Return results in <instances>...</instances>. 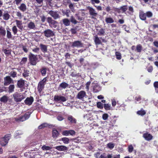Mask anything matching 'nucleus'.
Wrapping results in <instances>:
<instances>
[{
    "label": "nucleus",
    "instance_id": "b1692460",
    "mask_svg": "<svg viewBox=\"0 0 158 158\" xmlns=\"http://www.w3.org/2000/svg\"><path fill=\"white\" fill-rule=\"evenodd\" d=\"M24 85V81L22 80H20L18 81L17 85L19 87L22 88Z\"/></svg>",
    "mask_w": 158,
    "mask_h": 158
},
{
    "label": "nucleus",
    "instance_id": "f8f14e48",
    "mask_svg": "<svg viewBox=\"0 0 158 158\" xmlns=\"http://www.w3.org/2000/svg\"><path fill=\"white\" fill-rule=\"evenodd\" d=\"M48 14L51 16L54 19H58L60 17L59 14L56 12L51 10L48 12Z\"/></svg>",
    "mask_w": 158,
    "mask_h": 158
},
{
    "label": "nucleus",
    "instance_id": "20e7f679",
    "mask_svg": "<svg viewBox=\"0 0 158 158\" xmlns=\"http://www.w3.org/2000/svg\"><path fill=\"white\" fill-rule=\"evenodd\" d=\"M10 138V135H6L4 137L0 139V143L2 146L6 145L7 143L9 140Z\"/></svg>",
    "mask_w": 158,
    "mask_h": 158
},
{
    "label": "nucleus",
    "instance_id": "4be33fe9",
    "mask_svg": "<svg viewBox=\"0 0 158 158\" xmlns=\"http://www.w3.org/2000/svg\"><path fill=\"white\" fill-rule=\"evenodd\" d=\"M6 34V31L4 28L0 26V35L2 36H5Z\"/></svg>",
    "mask_w": 158,
    "mask_h": 158
},
{
    "label": "nucleus",
    "instance_id": "7c9ffc66",
    "mask_svg": "<svg viewBox=\"0 0 158 158\" xmlns=\"http://www.w3.org/2000/svg\"><path fill=\"white\" fill-rule=\"evenodd\" d=\"M59 135V133L56 130L54 129L52 131V136L53 138L57 137Z\"/></svg>",
    "mask_w": 158,
    "mask_h": 158
},
{
    "label": "nucleus",
    "instance_id": "680f3d73",
    "mask_svg": "<svg viewBox=\"0 0 158 158\" xmlns=\"http://www.w3.org/2000/svg\"><path fill=\"white\" fill-rule=\"evenodd\" d=\"M91 2L92 4L93 5L95 3L98 4L100 2V1L99 0H91Z\"/></svg>",
    "mask_w": 158,
    "mask_h": 158
},
{
    "label": "nucleus",
    "instance_id": "a211bd4d",
    "mask_svg": "<svg viewBox=\"0 0 158 158\" xmlns=\"http://www.w3.org/2000/svg\"><path fill=\"white\" fill-rule=\"evenodd\" d=\"M143 137L147 140L149 141L152 139V136L150 134L148 133H145L143 135Z\"/></svg>",
    "mask_w": 158,
    "mask_h": 158
},
{
    "label": "nucleus",
    "instance_id": "864d4df0",
    "mask_svg": "<svg viewBox=\"0 0 158 158\" xmlns=\"http://www.w3.org/2000/svg\"><path fill=\"white\" fill-rule=\"evenodd\" d=\"M134 148L132 145H129L128 147V152L131 153L132 152Z\"/></svg>",
    "mask_w": 158,
    "mask_h": 158
},
{
    "label": "nucleus",
    "instance_id": "cd10ccee",
    "mask_svg": "<svg viewBox=\"0 0 158 158\" xmlns=\"http://www.w3.org/2000/svg\"><path fill=\"white\" fill-rule=\"evenodd\" d=\"M10 15L7 12H5L3 15V19L5 20H8L10 18Z\"/></svg>",
    "mask_w": 158,
    "mask_h": 158
},
{
    "label": "nucleus",
    "instance_id": "c85d7f7f",
    "mask_svg": "<svg viewBox=\"0 0 158 158\" xmlns=\"http://www.w3.org/2000/svg\"><path fill=\"white\" fill-rule=\"evenodd\" d=\"M63 22L65 26H69L70 25V22L67 19H65L63 20Z\"/></svg>",
    "mask_w": 158,
    "mask_h": 158
},
{
    "label": "nucleus",
    "instance_id": "9d476101",
    "mask_svg": "<svg viewBox=\"0 0 158 158\" xmlns=\"http://www.w3.org/2000/svg\"><path fill=\"white\" fill-rule=\"evenodd\" d=\"M44 32L45 36L47 37L52 36L54 35V32L49 29L44 31Z\"/></svg>",
    "mask_w": 158,
    "mask_h": 158
},
{
    "label": "nucleus",
    "instance_id": "2f4dec72",
    "mask_svg": "<svg viewBox=\"0 0 158 158\" xmlns=\"http://www.w3.org/2000/svg\"><path fill=\"white\" fill-rule=\"evenodd\" d=\"M68 119L71 123H76V120L72 116L69 115L68 116Z\"/></svg>",
    "mask_w": 158,
    "mask_h": 158
},
{
    "label": "nucleus",
    "instance_id": "603ef678",
    "mask_svg": "<svg viewBox=\"0 0 158 158\" xmlns=\"http://www.w3.org/2000/svg\"><path fill=\"white\" fill-rule=\"evenodd\" d=\"M97 106L98 108L100 109H102L103 108V104L101 102H97Z\"/></svg>",
    "mask_w": 158,
    "mask_h": 158
},
{
    "label": "nucleus",
    "instance_id": "37998d69",
    "mask_svg": "<svg viewBox=\"0 0 158 158\" xmlns=\"http://www.w3.org/2000/svg\"><path fill=\"white\" fill-rule=\"evenodd\" d=\"M156 92L158 93V81H156L154 83Z\"/></svg>",
    "mask_w": 158,
    "mask_h": 158
},
{
    "label": "nucleus",
    "instance_id": "338daca9",
    "mask_svg": "<svg viewBox=\"0 0 158 158\" xmlns=\"http://www.w3.org/2000/svg\"><path fill=\"white\" fill-rule=\"evenodd\" d=\"M94 156L96 158H99L100 156V152H97L94 154Z\"/></svg>",
    "mask_w": 158,
    "mask_h": 158
},
{
    "label": "nucleus",
    "instance_id": "8fccbe9b",
    "mask_svg": "<svg viewBox=\"0 0 158 158\" xmlns=\"http://www.w3.org/2000/svg\"><path fill=\"white\" fill-rule=\"evenodd\" d=\"M105 33L104 30L103 29H100L98 33V34L100 35H101L104 34Z\"/></svg>",
    "mask_w": 158,
    "mask_h": 158
},
{
    "label": "nucleus",
    "instance_id": "3c124183",
    "mask_svg": "<svg viewBox=\"0 0 158 158\" xmlns=\"http://www.w3.org/2000/svg\"><path fill=\"white\" fill-rule=\"evenodd\" d=\"M3 52L6 55H9L10 54L11 51L10 50L4 49L3 50Z\"/></svg>",
    "mask_w": 158,
    "mask_h": 158
},
{
    "label": "nucleus",
    "instance_id": "bf43d9fd",
    "mask_svg": "<svg viewBox=\"0 0 158 158\" xmlns=\"http://www.w3.org/2000/svg\"><path fill=\"white\" fill-rule=\"evenodd\" d=\"M16 15L18 17V18L19 19H21L22 18V15L20 12H16Z\"/></svg>",
    "mask_w": 158,
    "mask_h": 158
},
{
    "label": "nucleus",
    "instance_id": "c9c22d12",
    "mask_svg": "<svg viewBox=\"0 0 158 158\" xmlns=\"http://www.w3.org/2000/svg\"><path fill=\"white\" fill-rule=\"evenodd\" d=\"M68 85L67 83L63 82L60 84V86L63 89H65L68 86Z\"/></svg>",
    "mask_w": 158,
    "mask_h": 158
},
{
    "label": "nucleus",
    "instance_id": "6ab92c4d",
    "mask_svg": "<svg viewBox=\"0 0 158 158\" xmlns=\"http://www.w3.org/2000/svg\"><path fill=\"white\" fill-rule=\"evenodd\" d=\"M18 8L22 11L25 12L27 9V7L26 5L23 3H22L18 7Z\"/></svg>",
    "mask_w": 158,
    "mask_h": 158
},
{
    "label": "nucleus",
    "instance_id": "4468645a",
    "mask_svg": "<svg viewBox=\"0 0 158 158\" xmlns=\"http://www.w3.org/2000/svg\"><path fill=\"white\" fill-rule=\"evenodd\" d=\"M47 22L50 25H53V27L56 28L57 26V22L55 20H53L51 17H48L47 19Z\"/></svg>",
    "mask_w": 158,
    "mask_h": 158
},
{
    "label": "nucleus",
    "instance_id": "72a5a7b5",
    "mask_svg": "<svg viewBox=\"0 0 158 158\" xmlns=\"http://www.w3.org/2000/svg\"><path fill=\"white\" fill-rule=\"evenodd\" d=\"M40 47L41 49L44 52L47 51V47L46 45L41 44H40Z\"/></svg>",
    "mask_w": 158,
    "mask_h": 158
},
{
    "label": "nucleus",
    "instance_id": "412c9836",
    "mask_svg": "<svg viewBox=\"0 0 158 158\" xmlns=\"http://www.w3.org/2000/svg\"><path fill=\"white\" fill-rule=\"evenodd\" d=\"M27 27L30 29H35L36 28L35 23L32 22H31L28 24Z\"/></svg>",
    "mask_w": 158,
    "mask_h": 158
},
{
    "label": "nucleus",
    "instance_id": "6e6d98bb",
    "mask_svg": "<svg viewBox=\"0 0 158 158\" xmlns=\"http://www.w3.org/2000/svg\"><path fill=\"white\" fill-rule=\"evenodd\" d=\"M146 16L148 18H150L152 16V13L150 11H148L146 13Z\"/></svg>",
    "mask_w": 158,
    "mask_h": 158
},
{
    "label": "nucleus",
    "instance_id": "6e6552de",
    "mask_svg": "<svg viewBox=\"0 0 158 158\" xmlns=\"http://www.w3.org/2000/svg\"><path fill=\"white\" fill-rule=\"evenodd\" d=\"M30 114L29 112L26 113L23 116L19 117V118H15V120L17 121H23L28 119L30 117Z\"/></svg>",
    "mask_w": 158,
    "mask_h": 158
},
{
    "label": "nucleus",
    "instance_id": "f03ea898",
    "mask_svg": "<svg viewBox=\"0 0 158 158\" xmlns=\"http://www.w3.org/2000/svg\"><path fill=\"white\" fill-rule=\"evenodd\" d=\"M67 99L68 98L66 97L61 95H55L54 98V101L55 102L62 103L65 106H67V105H64L63 102H66Z\"/></svg>",
    "mask_w": 158,
    "mask_h": 158
},
{
    "label": "nucleus",
    "instance_id": "a878e982",
    "mask_svg": "<svg viewBox=\"0 0 158 158\" xmlns=\"http://www.w3.org/2000/svg\"><path fill=\"white\" fill-rule=\"evenodd\" d=\"M15 22H16L17 26L20 29H22L23 28V27L22 26L21 21L18 20H16Z\"/></svg>",
    "mask_w": 158,
    "mask_h": 158
},
{
    "label": "nucleus",
    "instance_id": "c756f323",
    "mask_svg": "<svg viewBox=\"0 0 158 158\" xmlns=\"http://www.w3.org/2000/svg\"><path fill=\"white\" fill-rule=\"evenodd\" d=\"M105 21L107 23H112L114 22L113 19L110 17H106L105 19Z\"/></svg>",
    "mask_w": 158,
    "mask_h": 158
},
{
    "label": "nucleus",
    "instance_id": "5701e85b",
    "mask_svg": "<svg viewBox=\"0 0 158 158\" xmlns=\"http://www.w3.org/2000/svg\"><path fill=\"white\" fill-rule=\"evenodd\" d=\"M15 88V85L13 84L10 85L8 88V92L9 93H12L14 91V89Z\"/></svg>",
    "mask_w": 158,
    "mask_h": 158
},
{
    "label": "nucleus",
    "instance_id": "423d86ee",
    "mask_svg": "<svg viewBox=\"0 0 158 158\" xmlns=\"http://www.w3.org/2000/svg\"><path fill=\"white\" fill-rule=\"evenodd\" d=\"M92 87L93 88V91L94 93L98 92L101 89V88L99 85L95 81L92 83Z\"/></svg>",
    "mask_w": 158,
    "mask_h": 158
},
{
    "label": "nucleus",
    "instance_id": "bb28decb",
    "mask_svg": "<svg viewBox=\"0 0 158 158\" xmlns=\"http://www.w3.org/2000/svg\"><path fill=\"white\" fill-rule=\"evenodd\" d=\"M6 37L9 39H11L12 38V35L9 28L7 29L6 30Z\"/></svg>",
    "mask_w": 158,
    "mask_h": 158
},
{
    "label": "nucleus",
    "instance_id": "473e14b6",
    "mask_svg": "<svg viewBox=\"0 0 158 158\" xmlns=\"http://www.w3.org/2000/svg\"><path fill=\"white\" fill-rule=\"evenodd\" d=\"M8 99V98L6 96L4 95L0 98V101L2 102L5 103L7 101Z\"/></svg>",
    "mask_w": 158,
    "mask_h": 158
},
{
    "label": "nucleus",
    "instance_id": "c03bdc74",
    "mask_svg": "<svg viewBox=\"0 0 158 158\" xmlns=\"http://www.w3.org/2000/svg\"><path fill=\"white\" fill-rule=\"evenodd\" d=\"M107 147L110 149H112L114 146V143H110L107 144Z\"/></svg>",
    "mask_w": 158,
    "mask_h": 158
},
{
    "label": "nucleus",
    "instance_id": "f257e3e1",
    "mask_svg": "<svg viewBox=\"0 0 158 158\" xmlns=\"http://www.w3.org/2000/svg\"><path fill=\"white\" fill-rule=\"evenodd\" d=\"M13 96L14 101L16 102H20L26 98V96L24 93L17 92H15L13 94Z\"/></svg>",
    "mask_w": 158,
    "mask_h": 158
},
{
    "label": "nucleus",
    "instance_id": "1a4fd4ad",
    "mask_svg": "<svg viewBox=\"0 0 158 158\" xmlns=\"http://www.w3.org/2000/svg\"><path fill=\"white\" fill-rule=\"evenodd\" d=\"M71 46L72 47H82L83 46V44L80 41H76L72 43Z\"/></svg>",
    "mask_w": 158,
    "mask_h": 158
},
{
    "label": "nucleus",
    "instance_id": "ddd939ff",
    "mask_svg": "<svg viewBox=\"0 0 158 158\" xmlns=\"http://www.w3.org/2000/svg\"><path fill=\"white\" fill-rule=\"evenodd\" d=\"M12 81V80L10 76H6L4 78V85H7L10 84Z\"/></svg>",
    "mask_w": 158,
    "mask_h": 158
},
{
    "label": "nucleus",
    "instance_id": "9b49d317",
    "mask_svg": "<svg viewBox=\"0 0 158 158\" xmlns=\"http://www.w3.org/2000/svg\"><path fill=\"white\" fill-rule=\"evenodd\" d=\"M86 96V94L85 92L84 91H81L79 92L77 95V98L79 99L83 100L84 98H85Z\"/></svg>",
    "mask_w": 158,
    "mask_h": 158
},
{
    "label": "nucleus",
    "instance_id": "f3484780",
    "mask_svg": "<svg viewBox=\"0 0 158 158\" xmlns=\"http://www.w3.org/2000/svg\"><path fill=\"white\" fill-rule=\"evenodd\" d=\"M55 148L60 151H64L68 150V148L64 146L60 145L55 147Z\"/></svg>",
    "mask_w": 158,
    "mask_h": 158
},
{
    "label": "nucleus",
    "instance_id": "dca6fc26",
    "mask_svg": "<svg viewBox=\"0 0 158 158\" xmlns=\"http://www.w3.org/2000/svg\"><path fill=\"white\" fill-rule=\"evenodd\" d=\"M34 101V98L32 97H27L24 101L25 104L29 106L31 105Z\"/></svg>",
    "mask_w": 158,
    "mask_h": 158
},
{
    "label": "nucleus",
    "instance_id": "13d9d810",
    "mask_svg": "<svg viewBox=\"0 0 158 158\" xmlns=\"http://www.w3.org/2000/svg\"><path fill=\"white\" fill-rule=\"evenodd\" d=\"M108 117V115L107 114H104L102 116V119L104 120H106Z\"/></svg>",
    "mask_w": 158,
    "mask_h": 158
},
{
    "label": "nucleus",
    "instance_id": "a19ab883",
    "mask_svg": "<svg viewBox=\"0 0 158 158\" xmlns=\"http://www.w3.org/2000/svg\"><path fill=\"white\" fill-rule=\"evenodd\" d=\"M104 107L105 110H108L110 109L111 106L108 104H104Z\"/></svg>",
    "mask_w": 158,
    "mask_h": 158
},
{
    "label": "nucleus",
    "instance_id": "5fc2aeb1",
    "mask_svg": "<svg viewBox=\"0 0 158 158\" xmlns=\"http://www.w3.org/2000/svg\"><path fill=\"white\" fill-rule=\"evenodd\" d=\"M119 9L122 10L123 12H124L127 10V8L126 6H124L120 7Z\"/></svg>",
    "mask_w": 158,
    "mask_h": 158
},
{
    "label": "nucleus",
    "instance_id": "69168bd1",
    "mask_svg": "<svg viewBox=\"0 0 158 158\" xmlns=\"http://www.w3.org/2000/svg\"><path fill=\"white\" fill-rule=\"evenodd\" d=\"M91 84V82L90 81H88L87 82V83L86 84V89L87 91L89 90V86Z\"/></svg>",
    "mask_w": 158,
    "mask_h": 158
},
{
    "label": "nucleus",
    "instance_id": "393cba45",
    "mask_svg": "<svg viewBox=\"0 0 158 158\" xmlns=\"http://www.w3.org/2000/svg\"><path fill=\"white\" fill-rule=\"evenodd\" d=\"M94 37V41L96 44L98 45L101 44V41L100 38H98L97 35H95Z\"/></svg>",
    "mask_w": 158,
    "mask_h": 158
},
{
    "label": "nucleus",
    "instance_id": "e433bc0d",
    "mask_svg": "<svg viewBox=\"0 0 158 158\" xmlns=\"http://www.w3.org/2000/svg\"><path fill=\"white\" fill-rule=\"evenodd\" d=\"M61 140L65 144H68L69 143V139L66 137H63L61 138Z\"/></svg>",
    "mask_w": 158,
    "mask_h": 158
},
{
    "label": "nucleus",
    "instance_id": "052dcab7",
    "mask_svg": "<svg viewBox=\"0 0 158 158\" xmlns=\"http://www.w3.org/2000/svg\"><path fill=\"white\" fill-rule=\"evenodd\" d=\"M17 73L16 72L12 71L10 72V75L13 77H15L16 76Z\"/></svg>",
    "mask_w": 158,
    "mask_h": 158
},
{
    "label": "nucleus",
    "instance_id": "de8ad7c7",
    "mask_svg": "<svg viewBox=\"0 0 158 158\" xmlns=\"http://www.w3.org/2000/svg\"><path fill=\"white\" fill-rule=\"evenodd\" d=\"M29 71H24L23 73V76L25 78L28 77L29 76Z\"/></svg>",
    "mask_w": 158,
    "mask_h": 158
},
{
    "label": "nucleus",
    "instance_id": "2eb2a0df",
    "mask_svg": "<svg viewBox=\"0 0 158 158\" xmlns=\"http://www.w3.org/2000/svg\"><path fill=\"white\" fill-rule=\"evenodd\" d=\"M75 132L73 130L69 131H65L62 132V134L65 136H68L69 135H73L75 134Z\"/></svg>",
    "mask_w": 158,
    "mask_h": 158
},
{
    "label": "nucleus",
    "instance_id": "4c0bfd02",
    "mask_svg": "<svg viewBox=\"0 0 158 158\" xmlns=\"http://www.w3.org/2000/svg\"><path fill=\"white\" fill-rule=\"evenodd\" d=\"M71 22L74 24H76L77 22L73 16H71L70 18Z\"/></svg>",
    "mask_w": 158,
    "mask_h": 158
},
{
    "label": "nucleus",
    "instance_id": "49530a36",
    "mask_svg": "<svg viewBox=\"0 0 158 158\" xmlns=\"http://www.w3.org/2000/svg\"><path fill=\"white\" fill-rule=\"evenodd\" d=\"M42 149L44 150H49L51 149V148L49 146L44 145L42 147Z\"/></svg>",
    "mask_w": 158,
    "mask_h": 158
},
{
    "label": "nucleus",
    "instance_id": "39448f33",
    "mask_svg": "<svg viewBox=\"0 0 158 158\" xmlns=\"http://www.w3.org/2000/svg\"><path fill=\"white\" fill-rule=\"evenodd\" d=\"M47 81L46 78H44L38 84V90L39 92H41L44 88V86L46 83Z\"/></svg>",
    "mask_w": 158,
    "mask_h": 158
},
{
    "label": "nucleus",
    "instance_id": "ea45409f",
    "mask_svg": "<svg viewBox=\"0 0 158 158\" xmlns=\"http://www.w3.org/2000/svg\"><path fill=\"white\" fill-rule=\"evenodd\" d=\"M48 126V124L46 123H43L39 126L38 128L39 129H42Z\"/></svg>",
    "mask_w": 158,
    "mask_h": 158
},
{
    "label": "nucleus",
    "instance_id": "7ed1b4c3",
    "mask_svg": "<svg viewBox=\"0 0 158 158\" xmlns=\"http://www.w3.org/2000/svg\"><path fill=\"white\" fill-rule=\"evenodd\" d=\"M29 56L31 64L33 65H36L38 61L37 55H34L32 53H30Z\"/></svg>",
    "mask_w": 158,
    "mask_h": 158
},
{
    "label": "nucleus",
    "instance_id": "09e8293b",
    "mask_svg": "<svg viewBox=\"0 0 158 158\" xmlns=\"http://www.w3.org/2000/svg\"><path fill=\"white\" fill-rule=\"evenodd\" d=\"M41 72L42 75L43 76H44L45 75L46 73V69L45 68H43L41 70Z\"/></svg>",
    "mask_w": 158,
    "mask_h": 158
},
{
    "label": "nucleus",
    "instance_id": "f704fd0d",
    "mask_svg": "<svg viewBox=\"0 0 158 158\" xmlns=\"http://www.w3.org/2000/svg\"><path fill=\"white\" fill-rule=\"evenodd\" d=\"M137 114L139 115L143 116L146 114V112L143 109H141L137 112Z\"/></svg>",
    "mask_w": 158,
    "mask_h": 158
},
{
    "label": "nucleus",
    "instance_id": "58836bf2",
    "mask_svg": "<svg viewBox=\"0 0 158 158\" xmlns=\"http://www.w3.org/2000/svg\"><path fill=\"white\" fill-rule=\"evenodd\" d=\"M142 46L140 44L137 45L136 47V50L138 52H140L142 50Z\"/></svg>",
    "mask_w": 158,
    "mask_h": 158
},
{
    "label": "nucleus",
    "instance_id": "0e129e2a",
    "mask_svg": "<svg viewBox=\"0 0 158 158\" xmlns=\"http://www.w3.org/2000/svg\"><path fill=\"white\" fill-rule=\"evenodd\" d=\"M142 100L140 96H138L135 98V100L137 102L140 103Z\"/></svg>",
    "mask_w": 158,
    "mask_h": 158
},
{
    "label": "nucleus",
    "instance_id": "79ce46f5",
    "mask_svg": "<svg viewBox=\"0 0 158 158\" xmlns=\"http://www.w3.org/2000/svg\"><path fill=\"white\" fill-rule=\"evenodd\" d=\"M115 55L117 59L118 60H120L121 59V54L119 52H116L115 53Z\"/></svg>",
    "mask_w": 158,
    "mask_h": 158
},
{
    "label": "nucleus",
    "instance_id": "0eeeda50",
    "mask_svg": "<svg viewBox=\"0 0 158 158\" xmlns=\"http://www.w3.org/2000/svg\"><path fill=\"white\" fill-rule=\"evenodd\" d=\"M87 8L89 10L90 15L92 16L93 18H94V17H95L97 16L98 13L95 9L89 6H87Z\"/></svg>",
    "mask_w": 158,
    "mask_h": 158
},
{
    "label": "nucleus",
    "instance_id": "774afa93",
    "mask_svg": "<svg viewBox=\"0 0 158 158\" xmlns=\"http://www.w3.org/2000/svg\"><path fill=\"white\" fill-rule=\"evenodd\" d=\"M153 67L152 66H150L148 68L147 70L149 73H151L153 70Z\"/></svg>",
    "mask_w": 158,
    "mask_h": 158
},
{
    "label": "nucleus",
    "instance_id": "4d7b16f0",
    "mask_svg": "<svg viewBox=\"0 0 158 158\" xmlns=\"http://www.w3.org/2000/svg\"><path fill=\"white\" fill-rule=\"evenodd\" d=\"M23 133L21 132H16L15 134V136L17 138L20 137V135H22Z\"/></svg>",
    "mask_w": 158,
    "mask_h": 158
},
{
    "label": "nucleus",
    "instance_id": "aec40b11",
    "mask_svg": "<svg viewBox=\"0 0 158 158\" xmlns=\"http://www.w3.org/2000/svg\"><path fill=\"white\" fill-rule=\"evenodd\" d=\"M139 16L140 19L143 20H145L146 19V14L143 12V11H140L139 12Z\"/></svg>",
    "mask_w": 158,
    "mask_h": 158
},
{
    "label": "nucleus",
    "instance_id": "e2e57ef3",
    "mask_svg": "<svg viewBox=\"0 0 158 158\" xmlns=\"http://www.w3.org/2000/svg\"><path fill=\"white\" fill-rule=\"evenodd\" d=\"M27 58L26 57H24L22 58L20 62L21 64H23L25 63L27 61Z\"/></svg>",
    "mask_w": 158,
    "mask_h": 158
},
{
    "label": "nucleus",
    "instance_id": "a18cd8bd",
    "mask_svg": "<svg viewBox=\"0 0 158 158\" xmlns=\"http://www.w3.org/2000/svg\"><path fill=\"white\" fill-rule=\"evenodd\" d=\"M12 31L14 35H15L17 33L18 29L15 26L12 28Z\"/></svg>",
    "mask_w": 158,
    "mask_h": 158
}]
</instances>
